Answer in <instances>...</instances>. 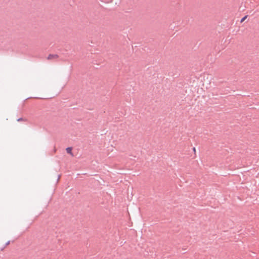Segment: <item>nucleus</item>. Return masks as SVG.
Wrapping results in <instances>:
<instances>
[{"mask_svg":"<svg viewBox=\"0 0 259 259\" xmlns=\"http://www.w3.org/2000/svg\"><path fill=\"white\" fill-rule=\"evenodd\" d=\"M58 56L57 55H50L48 57V59H57L58 58Z\"/></svg>","mask_w":259,"mask_h":259,"instance_id":"nucleus-1","label":"nucleus"},{"mask_svg":"<svg viewBox=\"0 0 259 259\" xmlns=\"http://www.w3.org/2000/svg\"><path fill=\"white\" fill-rule=\"evenodd\" d=\"M66 151L68 153L70 154L71 155L73 156V154L72 153V148L71 147H68L66 148Z\"/></svg>","mask_w":259,"mask_h":259,"instance_id":"nucleus-2","label":"nucleus"},{"mask_svg":"<svg viewBox=\"0 0 259 259\" xmlns=\"http://www.w3.org/2000/svg\"><path fill=\"white\" fill-rule=\"evenodd\" d=\"M247 17V16H245L244 17H243L241 20V22H243Z\"/></svg>","mask_w":259,"mask_h":259,"instance_id":"nucleus-3","label":"nucleus"}]
</instances>
